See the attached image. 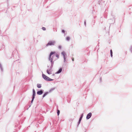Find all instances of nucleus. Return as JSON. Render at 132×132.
Returning <instances> with one entry per match:
<instances>
[{
    "instance_id": "nucleus-1",
    "label": "nucleus",
    "mask_w": 132,
    "mask_h": 132,
    "mask_svg": "<svg viewBox=\"0 0 132 132\" xmlns=\"http://www.w3.org/2000/svg\"><path fill=\"white\" fill-rule=\"evenodd\" d=\"M42 77L45 80L47 81H51L53 80L44 74H42Z\"/></svg>"
},
{
    "instance_id": "nucleus-2",
    "label": "nucleus",
    "mask_w": 132,
    "mask_h": 132,
    "mask_svg": "<svg viewBox=\"0 0 132 132\" xmlns=\"http://www.w3.org/2000/svg\"><path fill=\"white\" fill-rule=\"evenodd\" d=\"M55 43V42L54 41H49L48 43L46 45V46L53 45Z\"/></svg>"
},
{
    "instance_id": "nucleus-3",
    "label": "nucleus",
    "mask_w": 132,
    "mask_h": 132,
    "mask_svg": "<svg viewBox=\"0 0 132 132\" xmlns=\"http://www.w3.org/2000/svg\"><path fill=\"white\" fill-rule=\"evenodd\" d=\"M32 90H33V94L32 99V100L31 101V103H32V102H33V101L34 100L35 98V96L36 95V93H35V91L34 89H33Z\"/></svg>"
},
{
    "instance_id": "nucleus-4",
    "label": "nucleus",
    "mask_w": 132,
    "mask_h": 132,
    "mask_svg": "<svg viewBox=\"0 0 132 132\" xmlns=\"http://www.w3.org/2000/svg\"><path fill=\"white\" fill-rule=\"evenodd\" d=\"M55 53V52H51L50 54V56H49V60L50 61H51V62H52V58H51V56H52V55L54 53Z\"/></svg>"
},
{
    "instance_id": "nucleus-5",
    "label": "nucleus",
    "mask_w": 132,
    "mask_h": 132,
    "mask_svg": "<svg viewBox=\"0 0 132 132\" xmlns=\"http://www.w3.org/2000/svg\"><path fill=\"white\" fill-rule=\"evenodd\" d=\"M92 113H89L87 115L86 117V119H88L90 118L92 116Z\"/></svg>"
},
{
    "instance_id": "nucleus-6",
    "label": "nucleus",
    "mask_w": 132,
    "mask_h": 132,
    "mask_svg": "<svg viewBox=\"0 0 132 132\" xmlns=\"http://www.w3.org/2000/svg\"><path fill=\"white\" fill-rule=\"evenodd\" d=\"M61 54L63 56V57L64 59V60L65 61V59H66V54L63 51V52H62L61 53Z\"/></svg>"
},
{
    "instance_id": "nucleus-7",
    "label": "nucleus",
    "mask_w": 132,
    "mask_h": 132,
    "mask_svg": "<svg viewBox=\"0 0 132 132\" xmlns=\"http://www.w3.org/2000/svg\"><path fill=\"white\" fill-rule=\"evenodd\" d=\"M51 68H49V69H47V73L49 75L51 74Z\"/></svg>"
},
{
    "instance_id": "nucleus-8",
    "label": "nucleus",
    "mask_w": 132,
    "mask_h": 132,
    "mask_svg": "<svg viewBox=\"0 0 132 132\" xmlns=\"http://www.w3.org/2000/svg\"><path fill=\"white\" fill-rule=\"evenodd\" d=\"M43 93V91L41 90L40 91H38L37 92V94L40 95L42 94Z\"/></svg>"
},
{
    "instance_id": "nucleus-9",
    "label": "nucleus",
    "mask_w": 132,
    "mask_h": 132,
    "mask_svg": "<svg viewBox=\"0 0 132 132\" xmlns=\"http://www.w3.org/2000/svg\"><path fill=\"white\" fill-rule=\"evenodd\" d=\"M62 71V69L61 68H60L59 70L56 72V73H60Z\"/></svg>"
},
{
    "instance_id": "nucleus-10",
    "label": "nucleus",
    "mask_w": 132,
    "mask_h": 132,
    "mask_svg": "<svg viewBox=\"0 0 132 132\" xmlns=\"http://www.w3.org/2000/svg\"><path fill=\"white\" fill-rule=\"evenodd\" d=\"M37 86L38 88H40L42 86L41 85V84H37Z\"/></svg>"
},
{
    "instance_id": "nucleus-11",
    "label": "nucleus",
    "mask_w": 132,
    "mask_h": 132,
    "mask_svg": "<svg viewBox=\"0 0 132 132\" xmlns=\"http://www.w3.org/2000/svg\"><path fill=\"white\" fill-rule=\"evenodd\" d=\"M83 117V115L82 114L81 116V117L80 118V119H79V123L80 122V121H81V120L82 119V117Z\"/></svg>"
},
{
    "instance_id": "nucleus-12",
    "label": "nucleus",
    "mask_w": 132,
    "mask_h": 132,
    "mask_svg": "<svg viewBox=\"0 0 132 132\" xmlns=\"http://www.w3.org/2000/svg\"><path fill=\"white\" fill-rule=\"evenodd\" d=\"M66 39L67 41H69L70 39V37L68 36L66 37Z\"/></svg>"
},
{
    "instance_id": "nucleus-13",
    "label": "nucleus",
    "mask_w": 132,
    "mask_h": 132,
    "mask_svg": "<svg viewBox=\"0 0 132 132\" xmlns=\"http://www.w3.org/2000/svg\"><path fill=\"white\" fill-rule=\"evenodd\" d=\"M48 93V92L45 93V94H44V95H43V97H45L47 95Z\"/></svg>"
},
{
    "instance_id": "nucleus-14",
    "label": "nucleus",
    "mask_w": 132,
    "mask_h": 132,
    "mask_svg": "<svg viewBox=\"0 0 132 132\" xmlns=\"http://www.w3.org/2000/svg\"><path fill=\"white\" fill-rule=\"evenodd\" d=\"M42 29L43 30H44V31L45 30H46V28H45V27H42Z\"/></svg>"
},
{
    "instance_id": "nucleus-15",
    "label": "nucleus",
    "mask_w": 132,
    "mask_h": 132,
    "mask_svg": "<svg viewBox=\"0 0 132 132\" xmlns=\"http://www.w3.org/2000/svg\"><path fill=\"white\" fill-rule=\"evenodd\" d=\"M60 113V111L59 110H57V115L59 116Z\"/></svg>"
},
{
    "instance_id": "nucleus-16",
    "label": "nucleus",
    "mask_w": 132,
    "mask_h": 132,
    "mask_svg": "<svg viewBox=\"0 0 132 132\" xmlns=\"http://www.w3.org/2000/svg\"><path fill=\"white\" fill-rule=\"evenodd\" d=\"M110 53L111 57H112V50H110Z\"/></svg>"
},
{
    "instance_id": "nucleus-17",
    "label": "nucleus",
    "mask_w": 132,
    "mask_h": 132,
    "mask_svg": "<svg viewBox=\"0 0 132 132\" xmlns=\"http://www.w3.org/2000/svg\"><path fill=\"white\" fill-rule=\"evenodd\" d=\"M61 45H60L58 47V48L59 49H61Z\"/></svg>"
},
{
    "instance_id": "nucleus-18",
    "label": "nucleus",
    "mask_w": 132,
    "mask_h": 132,
    "mask_svg": "<svg viewBox=\"0 0 132 132\" xmlns=\"http://www.w3.org/2000/svg\"><path fill=\"white\" fill-rule=\"evenodd\" d=\"M62 32L63 33H65V31L64 30H62Z\"/></svg>"
},
{
    "instance_id": "nucleus-19",
    "label": "nucleus",
    "mask_w": 132,
    "mask_h": 132,
    "mask_svg": "<svg viewBox=\"0 0 132 132\" xmlns=\"http://www.w3.org/2000/svg\"><path fill=\"white\" fill-rule=\"evenodd\" d=\"M84 25H85V26L86 27V21L85 20L84 21Z\"/></svg>"
},
{
    "instance_id": "nucleus-20",
    "label": "nucleus",
    "mask_w": 132,
    "mask_h": 132,
    "mask_svg": "<svg viewBox=\"0 0 132 132\" xmlns=\"http://www.w3.org/2000/svg\"><path fill=\"white\" fill-rule=\"evenodd\" d=\"M56 56L57 58H59V55H58L56 54Z\"/></svg>"
},
{
    "instance_id": "nucleus-21",
    "label": "nucleus",
    "mask_w": 132,
    "mask_h": 132,
    "mask_svg": "<svg viewBox=\"0 0 132 132\" xmlns=\"http://www.w3.org/2000/svg\"><path fill=\"white\" fill-rule=\"evenodd\" d=\"M72 60L73 61H74V58H72Z\"/></svg>"
},
{
    "instance_id": "nucleus-22",
    "label": "nucleus",
    "mask_w": 132,
    "mask_h": 132,
    "mask_svg": "<svg viewBox=\"0 0 132 132\" xmlns=\"http://www.w3.org/2000/svg\"><path fill=\"white\" fill-rule=\"evenodd\" d=\"M130 50H132V46L131 47Z\"/></svg>"
},
{
    "instance_id": "nucleus-23",
    "label": "nucleus",
    "mask_w": 132,
    "mask_h": 132,
    "mask_svg": "<svg viewBox=\"0 0 132 132\" xmlns=\"http://www.w3.org/2000/svg\"><path fill=\"white\" fill-rule=\"evenodd\" d=\"M53 29H54V30H55V29H54V28H53Z\"/></svg>"
},
{
    "instance_id": "nucleus-24",
    "label": "nucleus",
    "mask_w": 132,
    "mask_h": 132,
    "mask_svg": "<svg viewBox=\"0 0 132 132\" xmlns=\"http://www.w3.org/2000/svg\"><path fill=\"white\" fill-rule=\"evenodd\" d=\"M53 29H54V30H55V29H54V28H53Z\"/></svg>"
},
{
    "instance_id": "nucleus-25",
    "label": "nucleus",
    "mask_w": 132,
    "mask_h": 132,
    "mask_svg": "<svg viewBox=\"0 0 132 132\" xmlns=\"http://www.w3.org/2000/svg\"><path fill=\"white\" fill-rule=\"evenodd\" d=\"M110 43V42H109V43Z\"/></svg>"
}]
</instances>
